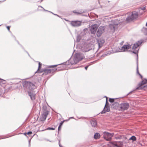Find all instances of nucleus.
Wrapping results in <instances>:
<instances>
[{"label":"nucleus","mask_w":147,"mask_h":147,"mask_svg":"<svg viewBox=\"0 0 147 147\" xmlns=\"http://www.w3.org/2000/svg\"><path fill=\"white\" fill-rule=\"evenodd\" d=\"M141 31L145 35H147V28L143 27Z\"/></svg>","instance_id":"22"},{"label":"nucleus","mask_w":147,"mask_h":147,"mask_svg":"<svg viewBox=\"0 0 147 147\" xmlns=\"http://www.w3.org/2000/svg\"><path fill=\"white\" fill-rule=\"evenodd\" d=\"M49 70H50V73H53L56 71H58L61 70V69H58L57 68L55 69H49Z\"/></svg>","instance_id":"26"},{"label":"nucleus","mask_w":147,"mask_h":147,"mask_svg":"<svg viewBox=\"0 0 147 147\" xmlns=\"http://www.w3.org/2000/svg\"><path fill=\"white\" fill-rule=\"evenodd\" d=\"M47 130H54L55 128L53 127H49L46 129Z\"/></svg>","instance_id":"32"},{"label":"nucleus","mask_w":147,"mask_h":147,"mask_svg":"<svg viewBox=\"0 0 147 147\" xmlns=\"http://www.w3.org/2000/svg\"><path fill=\"white\" fill-rule=\"evenodd\" d=\"M9 137V136H6L5 137V138H1V139H4V138H8V137Z\"/></svg>","instance_id":"48"},{"label":"nucleus","mask_w":147,"mask_h":147,"mask_svg":"<svg viewBox=\"0 0 147 147\" xmlns=\"http://www.w3.org/2000/svg\"><path fill=\"white\" fill-rule=\"evenodd\" d=\"M4 92L3 91L1 92V93H0V96L3 97Z\"/></svg>","instance_id":"33"},{"label":"nucleus","mask_w":147,"mask_h":147,"mask_svg":"<svg viewBox=\"0 0 147 147\" xmlns=\"http://www.w3.org/2000/svg\"><path fill=\"white\" fill-rule=\"evenodd\" d=\"M146 26H147V22H146Z\"/></svg>","instance_id":"56"},{"label":"nucleus","mask_w":147,"mask_h":147,"mask_svg":"<svg viewBox=\"0 0 147 147\" xmlns=\"http://www.w3.org/2000/svg\"><path fill=\"white\" fill-rule=\"evenodd\" d=\"M0 80H3L2 79H1V78H0Z\"/></svg>","instance_id":"55"},{"label":"nucleus","mask_w":147,"mask_h":147,"mask_svg":"<svg viewBox=\"0 0 147 147\" xmlns=\"http://www.w3.org/2000/svg\"><path fill=\"white\" fill-rule=\"evenodd\" d=\"M49 12H50V13H52V14H54L52 12H51V11H49Z\"/></svg>","instance_id":"53"},{"label":"nucleus","mask_w":147,"mask_h":147,"mask_svg":"<svg viewBox=\"0 0 147 147\" xmlns=\"http://www.w3.org/2000/svg\"><path fill=\"white\" fill-rule=\"evenodd\" d=\"M38 7H40L41 8H42L43 9V10L45 11H47V12H49V11H48L47 10H46L45 9L42 7L41 6H38Z\"/></svg>","instance_id":"37"},{"label":"nucleus","mask_w":147,"mask_h":147,"mask_svg":"<svg viewBox=\"0 0 147 147\" xmlns=\"http://www.w3.org/2000/svg\"><path fill=\"white\" fill-rule=\"evenodd\" d=\"M14 37H15V38H16V37L14 36Z\"/></svg>","instance_id":"61"},{"label":"nucleus","mask_w":147,"mask_h":147,"mask_svg":"<svg viewBox=\"0 0 147 147\" xmlns=\"http://www.w3.org/2000/svg\"><path fill=\"white\" fill-rule=\"evenodd\" d=\"M26 52H27V54H28V56H29V57H30L29 54L27 52V51H26Z\"/></svg>","instance_id":"52"},{"label":"nucleus","mask_w":147,"mask_h":147,"mask_svg":"<svg viewBox=\"0 0 147 147\" xmlns=\"http://www.w3.org/2000/svg\"><path fill=\"white\" fill-rule=\"evenodd\" d=\"M26 52H27V54H28V56H29V57H30L29 54L27 52V51H26Z\"/></svg>","instance_id":"51"},{"label":"nucleus","mask_w":147,"mask_h":147,"mask_svg":"<svg viewBox=\"0 0 147 147\" xmlns=\"http://www.w3.org/2000/svg\"><path fill=\"white\" fill-rule=\"evenodd\" d=\"M43 111H48L47 110V107L46 106H44L42 107Z\"/></svg>","instance_id":"30"},{"label":"nucleus","mask_w":147,"mask_h":147,"mask_svg":"<svg viewBox=\"0 0 147 147\" xmlns=\"http://www.w3.org/2000/svg\"><path fill=\"white\" fill-rule=\"evenodd\" d=\"M145 9H146L145 7H143V8H142V10H144Z\"/></svg>","instance_id":"47"},{"label":"nucleus","mask_w":147,"mask_h":147,"mask_svg":"<svg viewBox=\"0 0 147 147\" xmlns=\"http://www.w3.org/2000/svg\"><path fill=\"white\" fill-rule=\"evenodd\" d=\"M81 118H85V117H81V118H79V119H81Z\"/></svg>","instance_id":"54"},{"label":"nucleus","mask_w":147,"mask_h":147,"mask_svg":"<svg viewBox=\"0 0 147 147\" xmlns=\"http://www.w3.org/2000/svg\"><path fill=\"white\" fill-rule=\"evenodd\" d=\"M0 26H1V25H0Z\"/></svg>","instance_id":"63"},{"label":"nucleus","mask_w":147,"mask_h":147,"mask_svg":"<svg viewBox=\"0 0 147 147\" xmlns=\"http://www.w3.org/2000/svg\"><path fill=\"white\" fill-rule=\"evenodd\" d=\"M78 63V61H77L74 57L73 59L70 58L66 62L63 63L54 65L48 66V68H53L57 67L58 65L61 64H63L65 66V67H66V65H74Z\"/></svg>","instance_id":"1"},{"label":"nucleus","mask_w":147,"mask_h":147,"mask_svg":"<svg viewBox=\"0 0 147 147\" xmlns=\"http://www.w3.org/2000/svg\"><path fill=\"white\" fill-rule=\"evenodd\" d=\"M81 50L83 52H87L90 50V49H87V48H84L83 47L82 48Z\"/></svg>","instance_id":"29"},{"label":"nucleus","mask_w":147,"mask_h":147,"mask_svg":"<svg viewBox=\"0 0 147 147\" xmlns=\"http://www.w3.org/2000/svg\"><path fill=\"white\" fill-rule=\"evenodd\" d=\"M38 68L37 70L35 73V74L37 73H39L40 71L39 69L41 68L42 65V63H41L40 62L38 61Z\"/></svg>","instance_id":"25"},{"label":"nucleus","mask_w":147,"mask_h":147,"mask_svg":"<svg viewBox=\"0 0 147 147\" xmlns=\"http://www.w3.org/2000/svg\"><path fill=\"white\" fill-rule=\"evenodd\" d=\"M118 24H114V25L113 24H110L109 25V28L111 30V31L113 32H115V27L116 25H117Z\"/></svg>","instance_id":"18"},{"label":"nucleus","mask_w":147,"mask_h":147,"mask_svg":"<svg viewBox=\"0 0 147 147\" xmlns=\"http://www.w3.org/2000/svg\"><path fill=\"white\" fill-rule=\"evenodd\" d=\"M90 123L92 127H96L97 125V123L96 121L93 119L90 121Z\"/></svg>","instance_id":"21"},{"label":"nucleus","mask_w":147,"mask_h":147,"mask_svg":"<svg viewBox=\"0 0 147 147\" xmlns=\"http://www.w3.org/2000/svg\"><path fill=\"white\" fill-rule=\"evenodd\" d=\"M28 92V95L30 97L31 100H35V94L31 92Z\"/></svg>","instance_id":"20"},{"label":"nucleus","mask_w":147,"mask_h":147,"mask_svg":"<svg viewBox=\"0 0 147 147\" xmlns=\"http://www.w3.org/2000/svg\"><path fill=\"white\" fill-rule=\"evenodd\" d=\"M105 28L103 26H100L97 32L96 35L98 37H99L104 31Z\"/></svg>","instance_id":"11"},{"label":"nucleus","mask_w":147,"mask_h":147,"mask_svg":"<svg viewBox=\"0 0 147 147\" xmlns=\"http://www.w3.org/2000/svg\"><path fill=\"white\" fill-rule=\"evenodd\" d=\"M105 136H104V139L107 141H110L111 140L112 137L114 135L113 133H109L107 132H105Z\"/></svg>","instance_id":"7"},{"label":"nucleus","mask_w":147,"mask_h":147,"mask_svg":"<svg viewBox=\"0 0 147 147\" xmlns=\"http://www.w3.org/2000/svg\"><path fill=\"white\" fill-rule=\"evenodd\" d=\"M139 76H140L141 78L142 79V81L140 83L138 84V86L135 89H134L133 91H132L129 93L127 94V95H128L129 94L132 93L133 91H135L136 90H141L143 88H145L147 87V85H146L144 86L143 87H142L143 85L147 83V80L146 79H144V80L143 79V77L141 74Z\"/></svg>","instance_id":"2"},{"label":"nucleus","mask_w":147,"mask_h":147,"mask_svg":"<svg viewBox=\"0 0 147 147\" xmlns=\"http://www.w3.org/2000/svg\"><path fill=\"white\" fill-rule=\"evenodd\" d=\"M129 107V104L127 102L121 103L119 105V107L121 111L127 110L128 109Z\"/></svg>","instance_id":"6"},{"label":"nucleus","mask_w":147,"mask_h":147,"mask_svg":"<svg viewBox=\"0 0 147 147\" xmlns=\"http://www.w3.org/2000/svg\"><path fill=\"white\" fill-rule=\"evenodd\" d=\"M143 42L142 40H140V41L136 42V43L134 44V45L132 47V49L133 50V53L137 55V56L138 55V51L139 49L138 47Z\"/></svg>","instance_id":"4"},{"label":"nucleus","mask_w":147,"mask_h":147,"mask_svg":"<svg viewBox=\"0 0 147 147\" xmlns=\"http://www.w3.org/2000/svg\"><path fill=\"white\" fill-rule=\"evenodd\" d=\"M5 0H4V1H5Z\"/></svg>","instance_id":"62"},{"label":"nucleus","mask_w":147,"mask_h":147,"mask_svg":"<svg viewBox=\"0 0 147 147\" xmlns=\"http://www.w3.org/2000/svg\"><path fill=\"white\" fill-rule=\"evenodd\" d=\"M74 117H70V119H71V118H73Z\"/></svg>","instance_id":"57"},{"label":"nucleus","mask_w":147,"mask_h":147,"mask_svg":"<svg viewBox=\"0 0 147 147\" xmlns=\"http://www.w3.org/2000/svg\"><path fill=\"white\" fill-rule=\"evenodd\" d=\"M24 87L25 88V90L28 91L32 90L36 88L34 84L29 82H26L24 85Z\"/></svg>","instance_id":"3"},{"label":"nucleus","mask_w":147,"mask_h":147,"mask_svg":"<svg viewBox=\"0 0 147 147\" xmlns=\"http://www.w3.org/2000/svg\"><path fill=\"white\" fill-rule=\"evenodd\" d=\"M115 138L116 139H120L121 138V137H116Z\"/></svg>","instance_id":"41"},{"label":"nucleus","mask_w":147,"mask_h":147,"mask_svg":"<svg viewBox=\"0 0 147 147\" xmlns=\"http://www.w3.org/2000/svg\"><path fill=\"white\" fill-rule=\"evenodd\" d=\"M49 113V111H43V113L42 114L40 118L41 120L42 121H45Z\"/></svg>","instance_id":"13"},{"label":"nucleus","mask_w":147,"mask_h":147,"mask_svg":"<svg viewBox=\"0 0 147 147\" xmlns=\"http://www.w3.org/2000/svg\"><path fill=\"white\" fill-rule=\"evenodd\" d=\"M107 106V107L109 106V103H108V102L107 101V98H106V104H105V106Z\"/></svg>","instance_id":"38"},{"label":"nucleus","mask_w":147,"mask_h":147,"mask_svg":"<svg viewBox=\"0 0 147 147\" xmlns=\"http://www.w3.org/2000/svg\"><path fill=\"white\" fill-rule=\"evenodd\" d=\"M29 146H30V140H29L28 141Z\"/></svg>","instance_id":"44"},{"label":"nucleus","mask_w":147,"mask_h":147,"mask_svg":"<svg viewBox=\"0 0 147 147\" xmlns=\"http://www.w3.org/2000/svg\"><path fill=\"white\" fill-rule=\"evenodd\" d=\"M131 47V46L130 45H124L121 47V51H127V50L129 49Z\"/></svg>","instance_id":"15"},{"label":"nucleus","mask_w":147,"mask_h":147,"mask_svg":"<svg viewBox=\"0 0 147 147\" xmlns=\"http://www.w3.org/2000/svg\"><path fill=\"white\" fill-rule=\"evenodd\" d=\"M38 7H40L41 8H42L43 9V10L45 11H47V12H49V11H48L47 10H46L45 9L42 7L41 6H38Z\"/></svg>","instance_id":"35"},{"label":"nucleus","mask_w":147,"mask_h":147,"mask_svg":"<svg viewBox=\"0 0 147 147\" xmlns=\"http://www.w3.org/2000/svg\"><path fill=\"white\" fill-rule=\"evenodd\" d=\"M43 0H41V2H42L43 1Z\"/></svg>","instance_id":"58"},{"label":"nucleus","mask_w":147,"mask_h":147,"mask_svg":"<svg viewBox=\"0 0 147 147\" xmlns=\"http://www.w3.org/2000/svg\"><path fill=\"white\" fill-rule=\"evenodd\" d=\"M32 134V132L31 131H29L27 133V134L30 135Z\"/></svg>","instance_id":"40"},{"label":"nucleus","mask_w":147,"mask_h":147,"mask_svg":"<svg viewBox=\"0 0 147 147\" xmlns=\"http://www.w3.org/2000/svg\"><path fill=\"white\" fill-rule=\"evenodd\" d=\"M61 129V126L59 125L58 127V130H60Z\"/></svg>","instance_id":"43"},{"label":"nucleus","mask_w":147,"mask_h":147,"mask_svg":"<svg viewBox=\"0 0 147 147\" xmlns=\"http://www.w3.org/2000/svg\"><path fill=\"white\" fill-rule=\"evenodd\" d=\"M110 109L109 106H105L103 110L100 113L101 114L105 113L110 111Z\"/></svg>","instance_id":"19"},{"label":"nucleus","mask_w":147,"mask_h":147,"mask_svg":"<svg viewBox=\"0 0 147 147\" xmlns=\"http://www.w3.org/2000/svg\"><path fill=\"white\" fill-rule=\"evenodd\" d=\"M74 58L77 61H78V63L82 59L84 58V55L81 53H76L75 55Z\"/></svg>","instance_id":"8"},{"label":"nucleus","mask_w":147,"mask_h":147,"mask_svg":"<svg viewBox=\"0 0 147 147\" xmlns=\"http://www.w3.org/2000/svg\"><path fill=\"white\" fill-rule=\"evenodd\" d=\"M59 145L60 147H63L62 145L60 144V141L59 140Z\"/></svg>","instance_id":"46"},{"label":"nucleus","mask_w":147,"mask_h":147,"mask_svg":"<svg viewBox=\"0 0 147 147\" xmlns=\"http://www.w3.org/2000/svg\"><path fill=\"white\" fill-rule=\"evenodd\" d=\"M24 134L25 135V136H26V135L27 134V133H24Z\"/></svg>","instance_id":"50"},{"label":"nucleus","mask_w":147,"mask_h":147,"mask_svg":"<svg viewBox=\"0 0 147 147\" xmlns=\"http://www.w3.org/2000/svg\"><path fill=\"white\" fill-rule=\"evenodd\" d=\"M10 26H7V29L9 31V28H10Z\"/></svg>","instance_id":"42"},{"label":"nucleus","mask_w":147,"mask_h":147,"mask_svg":"<svg viewBox=\"0 0 147 147\" xmlns=\"http://www.w3.org/2000/svg\"><path fill=\"white\" fill-rule=\"evenodd\" d=\"M64 122V121H61L59 124V126H61Z\"/></svg>","instance_id":"39"},{"label":"nucleus","mask_w":147,"mask_h":147,"mask_svg":"<svg viewBox=\"0 0 147 147\" xmlns=\"http://www.w3.org/2000/svg\"><path fill=\"white\" fill-rule=\"evenodd\" d=\"M136 137L134 136H132L129 139V140H132L133 141H136Z\"/></svg>","instance_id":"28"},{"label":"nucleus","mask_w":147,"mask_h":147,"mask_svg":"<svg viewBox=\"0 0 147 147\" xmlns=\"http://www.w3.org/2000/svg\"><path fill=\"white\" fill-rule=\"evenodd\" d=\"M138 14L137 12H133L131 15L128 16L127 18L126 21L127 22H130L136 18L138 17Z\"/></svg>","instance_id":"5"},{"label":"nucleus","mask_w":147,"mask_h":147,"mask_svg":"<svg viewBox=\"0 0 147 147\" xmlns=\"http://www.w3.org/2000/svg\"><path fill=\"white\" fill-rule=\"evenodd\" d=\"M114 100L115 99L114 98H109V101L111 103H112L114 102Z\"/></svg>","instance_id":"31"},{"label":"nucleus","mask_w":147,"mask_h":147,"mask_svg":"<svg viewBox=\"0 0 147 147\" xmlns=\"http://www.w3.org/2000/svg\"><path fill=\"white\" fill-rule=\"evenodd\" d=\"M98 28V26L97 24H94L91 26L90 31L92 34H94Z\"/></svg>","instance_id":"12"},{"label":"nucleus","mask_w":147,"mask_h":147,"mask_svg":"<svg viewBox=\"0 0 147 147\" xmlns=\"http://www.w3.org/2000/svg\"><path fill=\"white\" fill-rule=\"evenodd\" d=\"M88 66H86V67H85V68H85V69L87 70V68H88Z\"/></svg>","instance_id":"45"},{"label":"nucleus","mask_w":147,"mask_h":147,"mask_svg":"<svg viewBox=\"0 0 147 147\" xmlns=\"http://www.w3.org/2000/svg\"><path fill=\"white\" fill-rule=\"evenodd\" d=\"M97 41L99 48L102 47L105 42V40L102 38H99Z\"/></svg>","instance_id":"16"},{"label":"nucleus","mask_w":147,"mask_h":147,"mask_svg":"<svg viewBox=\"0 0 147 147\" xmlns=\"http://www.w3.org/2000/svg\"><path fill=\"white\" fill-rule=\"evenodd\" d=\"M38 7H40L41 8H42L43 9V10L45 11H47V12H49V11H48L47 10H46L45 9L42 7L41 6H38Z\"/></svg>","instance_id":"36"},{"label":"nucleus","mask_w":147,"mask_h":147,"mask_svg":"<svg viewBox=\"0 0 147 147\" xmlns=\"http://www.w3.org/2000/svg\"><path fill=\"white\" fill-rule=\"evenodd\" d=\"M109 54L108 53H105L104 54H103V55H102L101 56V57H105V56H107L108 55H109Z\"/></svg>","instance_id":"34"},{"label":"nucleus","mask_w":147,"mask_h":147,"mask_svg":"<svg viewBox=\"0 0 147 147\" xmlns=\"http://www.w3.org/2000/svg\"><path fill=\"white\" fill-rule=\"evenodd\" d=\"M116 104H117V103H117V102H116Z\"/></svg>","instance_id":"60"},{"label":"nucleus","mask_w":147,"mask_h":147,"mask_svg":"<svg viewBox=\"0 0 147 147\" xmlns=\"http://www.w3.org/2000/svg\"><path fill=\"white\" fill-rule=\"evenodd\" d=\"M100 136V134L98 133H96L94 135V138L97 139H99Z\"/></svg>","instance_id":"23"},{"label":"nucleus","mask_w":147,"mask_h":147,"mask_svg":"<svg viewBox=\"0 0 147 147\" xmlns=\"http://www.w3.org/2000/svg\"><path fill=\"white\" fill-rule=\"evenodd\" d=\"M137 73L138 74H139V75H140V74L139 73L138 71V55H137Z\"/></svg>","instance_id":"27"},{"label":"nucleus","mask_w":147,"mask_h":147,"mask_svg":"<svg viewBox=\"0 0 147 147\" xmlns=\"http://www.w3.org/2000/svg\"><path fill=\"white\" fill-rule=\"evenodd\" d=\"M17 42H18V44H19V42H18V41H17Z\"/></svg>","instance_id":"59"},{"label":"nucleus","mask_w":147,"mask_h":147,"mask_svg":"<svg viewBox=\"0 0 147 147\" xmlns=\"http://www.w3.org/2000/svg\"><path fill=\"white\" fill-rule=\"evenodd\" d=\"M50 70H49V69H42V70L38 73L43 72V73L42 74V76H46L50 74Z\"/></svg>","instance_id":"14"},{"label":"nucleus","mask_w":147,"mask_h":147,"mask_svg":"<svg viewBox=\"0 0 147 147\" xmlns=\"http://www.w3.org/2000/svg\"><path fill=\"white\" fill-rule=\"evenodd\" d=\"M81 21L76 20L71 22L70 24L72 26L74 27H77L81 26L82 25Z\"/></svg>","instance_id":"9"},{"label":"nucleus","mask_w":147,"mask_h":147,"mask_svg":"<svg viewBox=\"0 0 147 147\" xmlns=\"http://www.w3.org/2000/svg\"><path fill=\"white\" fill-rule=\"evenodd\" d=\"M87 30V28L84 29L81 32L80 34H78L77 35L76 37V41L77 42L80 41L81 38V36L85 35V31L86 30Z\"/></svg>","instance_id":"10"},{"label":"nucleus","mask_w":147,"mask_h":147,"mask_svg":"<svg viewBox=\"0 0 147 147\" xmlns=\"http://www.w3.org/2000/svg\"><path fill=\"white\" fill-rule=\"evenodd\" d=\"M53 15H55V16H58V17H60V16H58V15L57 14H54H54H53Z\"/></svg>","instance_id":"49"},{"label":"nucleus","mask_w":147,"mask_h":147,"mask_svg":"<svg viewBox=\"0 0 147 147\" xmlns=\"http://www.w3.org/2000/svg\"><path fill=\"white\" fill-rule=\"evenodd\" d=\"M73 12L76 15L80 14L84 12V11L83 10H81L80 12L77 11L76 10L73 11Z\"/></svg>","instance_id":"24"},{"label":"nucleus","mask_w":147,"mask_h":147,"mask_svg":"<svg viewBox=\"0 0 147 147\" xmlns=\"http://www.w3.org/2000/svg\"><path fill=\"white\" fill-rule=\"evenodd\" d=\"M119 143V144H118L116 143H114L113 142H111V143L114 146L116 147H122L123 145V143L122 142H118Z\"/></svg>","instance_id":"17"}]
</instances>
